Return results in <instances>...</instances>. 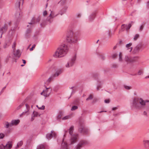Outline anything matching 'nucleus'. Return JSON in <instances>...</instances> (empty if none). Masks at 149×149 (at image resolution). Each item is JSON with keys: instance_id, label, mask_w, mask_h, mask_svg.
I'll return each mask as SVG.
<instances>
[{"instance_id": "41", "label": "nucleus", "mask_w": 149, "mask_h": 149, "mask_svg": "<svg viewBox=\"0 0 149 149\" xmlns=\"http://www.w3.org/2000/svg\"><path fill=\"white\" fill-rule=\"evenodd\" d=\"M32 115L34 117H37L38 115V113L36 112L33 111Z\"/></svg>"}, {"instance_id": "56", "label": "nucleus", "mask_w": 149, "mask_h": 149, "mask_svg": "<svg viewBox=\"0 0 149 149\" xmlns=\"http://www.w3.org/2000/svg\"><path fill=\"white\" fill-rule=\"evenodd\" d=\"M118 45V43L117 44H116V45L113 47V49H116V48L117 47Z\"/></svg>"}, {"instance_id": "38", "label": "nucleus", "mask_w": 149, "mask_h": 149, "mask_svg": "<svg viewBox=\"0 0 149 149\" xmlns=\"http://www.w3.org/2000/svg\"><path fill=\"white\" fill-rule=\"evenodd\" d=\"M78 109V107L77 106H73L71 109V110L72 111H74L76 109Z\"/></svg>"}, {"instance_id": "37", "label": "nucleus", "mask_w": 149, "mask_h": 149, "mask_svg": "<svg viewBox=\"0 0 149 149\" xmlns=\"http://www.w3.org/2000/svg\"><path fill=\"white\" fill-rule=\"evenodd\" d=\"M70 118V116H66L62 118L63 120H68Z\"/></svg>"}, {"instance_id": "6", "label": "nucleus", "mask_w": 149, "mask_h": 149, "mask_svg": "<svg viewBox=\"0 0 149 149\" xmlns=\"http://www.w3.org/2000/svg\"><path fill=\"white\" fill-rule=\"evenodd\" d=\"M11 142L8 141L5 146L2 144L0 145V149H9L11 148L12 147Z\"/></svg>"}, {"instance_id": "49", "label": "nucleus", "mask_w": 149, "mask_h": 149, "mask_svg": "<svg viewBox=\"0 0 149 149\" xmlns=\"http://www.w3.org/2000/svg\"><path fill=\"white\" fill-rule=\"evenodd\" d=\"M36 45H33L31 48L30 49V50L31 51L33 50V49L35 48Z\"/></svg>"}, {"instance_id": "46", "label": "nucleus", "mask_w": 149, "mask_h": 149, "mask_svg": "<svg viewBox=\"0 0 149 149\" xmlns=\"http://www.w3.org/2000/svg\"><path fill=\"white\" fill-rule=\"evenodd\" d=\"M117 56V54L116 53H115L112 55V57L113 58H116Z\"/></svg>"}, {"instance_id": "45", "label": "nucleus", "mask_w": 149, "mask_h": 149, "mask_svg": "<svg viewBox=\"0 0 149 149\" xmlns=\"http://www.w3.org/2000/svg\"><path fill=\"white\" fill-rule=\"evenodd\" d=\"M22 144H23L22 141H20L18 143V144H17V146L18 147L19 146H21L22 145Z\"/></svg>"}, {"instance_id": "24", "label": "nucleus", "mask_w": 149, "mask_h": 149, "mask_svg": "<svg viewBox=\"0 0 149 149\" xmlns=\"http://www.w3.org/2000/svg\"><path fill=\"white\" fill-rule=\"evenodd\" d=\"M144 73L143 69H141L139 70L137 72V75H143Z\"/></svg>"}, {"instance_id": "18", "label": "nucleus", "mask_w": 149, "mask_h": 149, "mask_svg": "<svg viewBox=\"0 0 149 149\" xmlns=\"http://www.w3.org/2000/svg\"><path fill=\"white\" fill-rule=\"evenodd\" d=\"M19 122V120H12L11 122V123L12 125V126L13 125H16L18 124Z\"/></svg>"}, {"instance_id": "53", "label": "nucleus", "mask_w": 149, "mask_h": 149, "mask_svg": "<svg viewBox=\"0 0 149 149\" xmlns=\"http://www.w3.org/2000/svg\"><path fill=\"white\" fill-rule=\"evenodd\" d=\"M124 87L127 89H130L131 88V87L128 86H125Z\"/></svg>"}, {"instance_id": "60", "label": "nucleus", "mask_w": 149, "mask_h": 149, "mask_svg": "<svg viewBox=\"0 0 149 149\" xmlns=\"http://www.w3.org/2000/svg\"><path fill=\"white\" fill-rule=\"evenodd\" d=\"M117 109V107H114L113 108H112V110H113V111Z\"/></svg>"}, {"instance_id": "33", "label": "nucleus", "mask_w": 149, "mask_h": 149, "mask_svg": "<svg viewBox=\"0 0 149 149\" xmlns=\"http://www.w3.org/2000/svg\"><path fill=\"white\" fill-rule=\"evenodd\" d=\"M25 103L24 102H23L20 104L16 108V109L17 110L19 109L22 107L24 105Z\"/></svg>"}, {"instance_id": "62", "label": "nucleus", "mask_w": 149, "mask_h": 149, "mask_svg": "<svg viewBox=\"0 0 149 149\" xmlns=\"http://www.w3.org/2000/svg\"><path fill=\"white\" fill-rule=\"evenodd\" d=\"M46 25V24H44L43 22L40 24V25L42 27H43L44 25Z\"/></svg>"}, {"instance_id": "11", "label": "nucleus", "mask_w": 149, "mask_h": 149, "mask_svg": "<svg viewBox=\"0 0 149 149\" xmlns=\"http://www.w3.org/2000/svg\"><path fill=\"white\" fill-rule=\"evenodd\" d=\"M8 26L7 24H5L4 26L0 29V32L1 33V38L2 37V34L6 32Z\"/></svg>"}, {"instance_id": "8", "label": "nucleus", "mask_w": 149, "mask_h": 149, "mask_svg": "<svg viewBox=\"0 0 149 149\" xmlns=\"http://www.w3.org/2000/svg\"><path fill=\"white\" fill-rule=\"evenodd\" d=\"M87 143V142L86 141H81L79 142L77 146L75 147L74 149H80L82 146Z\"/></svg>"}, {"instance_id": "63", "label": "nucleus", "mask_w": 149, "mask_h": 149, "mask_svg": "<svg viewBox=\"0 0 149 149\" xmlns=\"http://www.w3.org/2000/svg\"><path fill=\"white\" fill-rule=\"evenodd\" d=\"M6 46H7V44H5L3 45V48H5V49L6 48V47H7Z\"/></svg>"}, {"instance_id": "15", "label": "nucleus", "mask_w": 149, "mask_h": 149, "mask_svg": "<svg viewBox=\"0 0 149 149\" xmlns=\"http://www.w3.org/2000/svg\"><path fill=\"white\" fill-rule=\"evenodd\" d=\"M13 54L16 57H19L20 54V51L19 50L15 51L13 50Z\"/></svg>"}, {"instance_id": "28", "label": "nucleus", "mask_w": 149, "mask_h": 149, "mask_svg": "<svg viewBox=\"0 0 149 149\" xmlns=\"http://www.w3.org/2000/svg\"><path fill=\"white\" fill-rule=\"evenodd\" d=\"M122 53L121 52H120V53L119 54V61L120 62H122L123 61L122 59Z\"/></svg>"}, {"instance_id": "51", "label": "nucleus", "mask_w": 149, "mask_h": 149, "mask_svg": "<svg viewBox=\"0 0 149 149\" xmlns=\"http://www.w3.org/2000/svg\"><path fill=\"white\" fill-rule=\"evenodd\" d=\"M143 28V25H141L140 27L139 31H141Z\"/></svg>"}, {"instance_id": "43", "label": "nucleus", "mask_w": 149, "mask_h": 149, "mask_svg": "<svg viewBox=\"0 0 149 149\" xmlns=\"http://www.w3.org/2000/svg\"><path fill=\"white\" fill-rule=\"evenodd\" d=\"M66 0H61L59 3L62 5H63L65 2Z\"/></svg>"}, {"instance_id": "23", "label": "nucleus", "mask_w": 149, "mask_h": 149, "mask_svg": "<svg viewBox=\"0 0 149 149\" xmlns=\"http://www.w3.org/2000/svg\"><path fill=\"white\" fill-rule=\"evenodd\" d=\"M132 45V43H130L128 44H127L126 45V47L127 48V49H130L129 51L130 52H131L132 49V47H131L130 48L129 47H130Z\"/></svg>"}, {"instance_id": "31", "label": "nucleus", "mask_w": 149, "mask_h": 149, "mask_svg": "<svg viewBox=\"0 0 149 149\" xmlns=\"http://www.w3.org/2000/svg\"><path fill=\"white\" fill-rule=\"evenodd\" d=\"M131 23H130L128 24V25H126V30L127 31V32L128 30L130 29L131 27L132 26Z\"/></svg>"}, {"instance_id": "48", "label": "nucleus", "mask_w": 149, "mask_h": 149, "mask_svg": "<svg viewBox=\"0 0 149 149\" xmlns=\"http://www.w3.org/2000/svg\"><path fill=\"white\" fill-rule=\"evenodd\" d=\"M97 99L95 98H94L93 100V101L92 102V103L93 104H94V103H95L97 101Z\"/></svg>"}, {"instance_id": "2", "label": "nucleus", "mask_w": 149, "mask_h": 149, "mask_svg": "<svg viewBox=\"0 0 149 149\" xmlns=\"http://www.w3.org/2000/svg\"><path fill=\"white\" fill-rule=\"evenodd\" d=\"M68 51V48L67 45H62L57 49L53 56L55 58L62 57L67 54Z\"/></svg>"}, {"instance_id": "44", "label": "nucleus", "mask_w": 149, "mask_h": 149, "mask_svg": "<svg viewBox=\"0 0 149 149\" xmlns=\"http://www.w3.org/2000/svg\"><path fill=\"white\" fill-rule=\"evenodd\" d=\"M20 3V1H18L15 4V6L17 7H19Z\"/></svg>"}, {"instance_id": "25", "label": "nucleus", "mask_w": 149, "mask_h": 149, "mask_svg": "<svg viewBox=\"0 0 149 149\" xmlns=\"http://www.w3.org/2000/svg\"><path fill=\"white\" fill-rule=\"evenodd\" d=\"M125 27H126V25L124 24H123L121 26V30L119 31V33H120L121 32L124 31L125 30Z\"/></svg>"}, {"instance_id": "64", "label": "nucleus", "mask_w": 149, "mask_h": 149, "mask_svg": "<svg viewBox=\"0 0 149 149\" xmlns=\"http://www.w3.org/2000/svg\"><path fill=\"white\" fill-rule=\"evenodd\" d=\"M6 88V86H5L4 87H3V89H2V90H1V92H3V90L5 89V88Z\"/></svg>"}, {"instance_id": "7", "label": "nucleus", "mask_w": 149, "mask_h": 149, "mask_svg": "<svg viewBox=\"0 0 149 149\" xmlns=\"http://www.w3.org/2000/svg\"><path fill=\"white\" fill-rule=\"evenodd\" d=\"M124 61L127 63H132L135 61L134 57H129L126 56L124 58Z\"/></svg>"}, {"instance_id": "47", "label": "nucleus", "mask_w": 149, "mask_h": 149, "mask_svg": "<svg viewBox=\"0 0 149 149\" xmlns=\"http://www.w3.org/2000/svg\"><path fill=\"white\" fill-rule=\"evenodd\" d=\"M45 106L44 105H42L41 107H38V109H39L44 110L45 109Z\"/></svg>"}, {"instance_id": "13", "label": "nucleus", "mask_w": 149, "mask_h": 149, "mask_svg": "<svg viewBox=\"0 0 149 149\" xmlns=\"http://www.w3.org/2000/svg\"><path fill=\"white\" fill-rule=\"evenodd\" d=\"M79 131L81 133H86L88 131L87 129L81 126L79 128Z\"/></svg>"}, {"instance_id": "55", "label": "nucleus", "mask_w": 149, "mask_h": 149, "mask_svg": "<svg viewBox=\"0 0 149 149\" xmlns=\"http://www.w3.org/2000/svg\"><path fill=\"white\" fill-rule=\"evenodd\" d=\"M112 67L113 68H116L117 67L118 65L116 64H113V65Z\"/></svg>"}, {"instance_id": "27", "label": "nucleus", "mask_w": 149, "mask_h": 149, "mask_svg": "<svg viewBox=\"0 0 149 149\" xmlns=\"http://www.w3.org/2000/svg\"><path fill=\"white\" fill-rule=\"evenodd\" d=\"M50 14H51V16L53 18L56 17L59 15V14L58 13L56 15L55 14V12L53 11H51V13Z\"/></svg>"}, {"instance_id": "4", "label": "nucleus", "mask_w": 149, "mask_h": 149, "mask_svg": "<svg viewBox=\"0 0 149 149\" xmlns=\"http://www.w3.org/2000/svg\"><path fill=\"white\" fill-rule=\"evenodd\" d=\"M73 130L74 127L72 126L69 129V134L71 136L70 139V144H72L75 143L76 142L78 137V135L77 134H72Z\"/></svg>"}, {"instance_id": "34", "label": "nucleus", "mask_w": 149, "mask_h": 149, "mask_svg": "<svg viewBox=\"0 0 149 149\" xmlns=\"http://www.w3.org/2000/svg\"><path fill=\"white\" fill-rule=\"evenodd\" d=\"M54 78V76L53 75H51L47 80V81L50 82L52 80H53Z\"/></svg>"}, {"instance_id": "50", "label": "nucleus", "mask_w": 149, "mask_h": 149, "mask_svg": "<svg viewBox=\"0 0 149 149\" xmlns=\"http://www.w3.org/2000/svg\"><path fill=\"white\" fill-rule=\"evenodd\" d=\"M62 118V116L61 114H59L57 117V119H60Z\"/></svg>"}, {"instance_id": "26", "label": "nucleus", "mask_w": 149, "mask_h": 149, "mask_svg": "<svg viewBox=\"0 0 149 149\" xmlns=\"http://www.w3.org/2000/svg\"><path fill=\"white\" fill-rule=\"evenodd\" d=\"M93 98V95L92 94H90L89 96L88 97H87L86 100L87 101H89L92 100Z\"/></svg>"}, {"instance_id": "35", "label": "nucleus", "mask_w": 149, "mask_h": 149, "mask_svg": "<svg viewBox=\"0 0 149 149\" xmlns=\"http://www.w3.org/2000/svg\"><path fill=\"white\" fill-rule=\"evenodd\" d=\"M139 34H136L134 37L133 39L134 40H136L137 39L139 38Z\"/></svg>"}, {"instance_id": "29", "label": "nucleus", "mask_w": 149, "mask_h": 149, "mask_svg": "<svg viewBox=\"0 0 149 149\" xmlns=\"http://www.w3.org/2000/svg\"><path fill=\"white\" fill-rule=\"evenodd\" d=\"M36 149H45V147L44 145L40 144L37 146Z\"/></svg>"}, {"instance_id": "10", "label": "nucleus", "mask_w": 149, "mask_h": 149, "mask_svg": "<svg viewBox=\"0 0 149 149\" xmlns=\"http://www.w3.org/2000/svg\"><path fill=\"white\" fill-rule=\"evenodd\" d=\"M52 91V89L50 88H46L45 90L43 91L44 92L43 95L47 97L49 96Z\"/></svg>"}, {"instance_id": "16", "label": "nucleus", "mask_w": 149, "mask_h": 149, "mask_svg": "<svg viewBox=\"0 0 149 149\" xmlns=\"http://www.w3.org/2000/svg\"><path fill=\"white\" fill-rule=\"evenodd\" d=\"M53 18L51 16V14H50L49 16L47 17L46 20L47 21L50 23H52L53 21Z\"/></svg>"}, {"instance_id": "54", "label": "nucleus", "mask_w": 149, "mask_h": 149, "mask_svg": "<svg viewBox=\"0 0 149 149\" xmlns=\"http://www.w3.org/2000/svg\"><path fill=\"white\" fill-rule=\"evenodd\" d=\"M110 102V101L109 100H104V102L106 103H109Z\"/></svg>"}, {"instance_id": "42", "label": "nucleus", "mask_w": 149, "mask_h": 149, "mask_svg": "<svg viewBox=\"0 0 149 149\" xmlns=\"http://www.w3.org/2000/svg\"><path fill=\"white\" fill-rule=\"evenodd\" d=\"M16 45V43L15 42H14L13 43V45H12V48L13 50H15V46Z\"/></svg>"}, {"instance_id": "12", "label": "nucleus", "mask_w": 149, "mask_h": 149, "mask_svg": "<svg viewBox=\"0 0 149 149\" xmlns=\"http://www.w3.org/2000/svg\"><path fill=\"white\" fill-rule=\"evenodd\" d=\"M96 13V11H94L90 14L88 17V19L89 21H92L94 19Z\"/></svg>"}, {"instance_id": "22", "label": "nucleus", "mask_w": 149, "mask_h": 149, "mask_svg": "<svg viewBox=\"0 0 149 149\" xmlns=\"http://www.w3.org/2000/svg\"><path fill=\"white\" fill-rule=\"evenodd\" d=\"M140 47L139 45H137L134 48L133 50L134 53H136L139 51L140 49Z\"/></svg>"}, {"instance_id": "39", "label": "nucleus", "mask_w": 149, "mask_h": 149, "mask_svg": "<svg viewBox=\"0 0 149 149\" xmlns=\"http://www.w3.org/2000/svg\"><path fill=\"white\" fill-rule=\"evenodd\" d=\"M5 136V134L2 133H0V139H3Z\"/></svg>"}, {"instance_id": "5", "label": "nucleus", "mask_w": 149, "mask_h": 149, "mask_svg": "<svg viewBox=\"0 0 149 149\" xmlns=\"http://www.w3.org/2000/svg\"><path fill=\"white\" fill-rule=\"evenodd\" d=\"M76 59V56L75 55L69 60L65 65V67L67 68H69L72 66L74 64Z\"/></svg>"}, {"instance_id": "36", "label": "nucleus", "mask_w": 149, "mask_h": 149, "mask_svg": "<svg viewBox=\"0 0 149 149\" xmlns=\"http://www.w3.org/2000/svg\"><path fill=\"white\" fill-rule=\"evenodd\" d=\"M144 143L146 147L147 145H148L149 146V140H146L144 141Z\"/></svg>"}, {"instance_id": "58", "label": "nucleus", "mask_w": 149, "mask_h": 149, "mask_svg": "<svg viewBox=\"0 0 149 149\" xmlns=\"http://www.w3.org/2000/svg\"><path fill=\"white\" fill-rule=\"evenodd\" d=\"M143 114L144 115H145V116H147V113L145 111H144L143 113Z\"/></svg>"}, {"instance_id": "57", "label": "nucleus", "mask_w": 149, "mask_h": 149, "mask_svg": "<svg viewBox=\"0 0 149 149\" xmlns=\"http://www.w3.org/2000/svg\"><path fill=\"white\" fill-rule=\"evenodd\" d=\"M37 22H39L40 20V18L39 17H38L36 19Z\"/></svg>"}, {"instance_id": "52", "label": "nucleus", "mask_w": 149, "mask_h": 149, "mask_svg": "<svg viewBox=\"0 0 149 149\" xmlns=\"http://www.w3.org/2000/svg\"><path fill=\"white\" fill-rule=\"evenodd\" d=\"M47 14V11L45 10L43 12V15L44 16H45V15H46Z\"/></svg>"}, {"instance_id": "9", "label": "nucleus", "mask_w": 149, "mask_h": 149, "mask_svg": "<svg viewBox=\"0 0 149 149\" xmlns=\"http://www.w3.org/2000/svg\"><path fill=\"white\" fill-rule=\"evenodd\" d=\"M56 136V133L54 131H52L50 133H48L46 135V137L47 139H50L52 137H55Z\"/></svg>"}, {"instance_id": "20", "label": "nucleus", "mask_w": 149, "mask_h": 149, "mask_svg": "<svg viewBox=\"0 0 149 149\" xmlns=\"http://www.w3.org/2000/svg\"><path fill=\"white\" fill-rule=\"evenodd\" d=\"M4 127L6 128H8L9 127L12 126V124L11 123H8V122H6L4 124Z\"/></svg>"}, {"instance_id": "59", "label": "nucleus", "mask_w": 149, "mask_h": 149, "mask_svg": "<svg viewBox=\"0 0 149 149\" xmlns=\"http://www.w3.org/2000/svg\"><path fill=\"white\" fill-rule=\"evenodd\" d=\"M34 117H33V116L32 115V117L31 118V121H33L34 120Z\"/></svg>"}, {"instance_id": "32", "label": "nucleus", "mask_w": 149, "mask_h": 149, "mask_svg": "<svg viewBox=\"0 0 149 149\" xmlns=\"http://www.w3.org/2000/svg\"><path fill=\"white\" fill-rule=\"evenodd\" d=\"M31 32V30L30 29H28L25 32V35L26 36H28V34Z\"/></svg>"}, {"instance_id": "30", "label": "nucleus", "mask_w": 149, "mask_h": 149, "mask_svg": "<svg viewBox=\"0 0 149 149\" xmlns=\"http://www.w3.org/2000/svg\"><path fill=\"white\" fill-rule=\"evenodd\" d=\"M26 105V108L27 109V110L26 111H25V112H23L20 115V116H21L22 115V114H24V113H27V112L29 111V106L27 104H25Z\"/></svg>"}, {"instance_id": "21", "label": "nucleus", "mask_w": 149, "mask_h": 149, "mask_svg": "<svg viewBox=\"0 0 149 149\" xmlns=\"http://www.w3.org/2000/svg\"><path fill=\"white\" fill-rule=\"evenodd\" d=\"M67 9V8H65L62 9L59 12V13H58V14H59L61 15H62L63 14L66 12Z\"/></svg>"}, {"instance_id": "14", "label": "nucleus", "mask_w": 149, "mask_h": 149, "mask_svg": "<svg viewBox=\"0 0 149 149\" xmlns=\"http://www.w3.org/2000/svg\"><path fill=\"white\" fill-rule=\"evenodd\" d=\"M35 17H33L31 21V22L29 23V24H30L29 25H27V26L28 27H29L31 28L33 27V24H34L35 23Z\"/></svg>"}, {"instance_id": "1", "label": "nucleus", "mask_w": 149, "mask_h": 149, "mask_svg": "<svg viewBox=\"0 0 149 149\" xmlns=\"http://www.w3.org/2000/svg\"><path fill=\"white\" fill-rule=\"evenodd\" d=\"M132 107L139 109L142 108H149V101L144 100L141 98H134L132 104Z\"/></svg>"}, {"instance_id": "3", "label": "nucleus", "mask_w": 149, "mask_h": 149, "mask_svg": "<svg viewBox=\"0 0 149 149\" xmlns=\"http://www.w3.org/2000/svg\"><path fill=\"white\" fill-rule=\"evenodd\" d=\"M78 40V38L74 34L72 31L70 30L67 38L68 42L70 43H77Z\"/></svg>"}, {"instance_id": "19", "label": "nucleus", "mask_w": 149, "mask_h": 149, "mask_svg": "<svg viewBox=\"0 0 149 149\" xmlns=\"http://www.w3.org/2000/svg\"><path fill=\"white\" fill-rule=\"evenodd\" d=\"M62 72V71L61 70H58L56 73L53 74V75L54 76V77H55L58 76L60 74H61Z\"/></svg>"}, {"instance_id": "17", "label": "nucleus", "mask_w": 149, "mask_h": 149, "mask_svg": "<svg viewBox=\"0 0 149 149\" xmlns=\"http://www.w3.org/2000/svg\"><path fill=\"white\" fill-rule=\"evenodd\" d=\"M62 141L61 144L62 147L64 149H67L68 145L67 143L64 141L63 139Z\"/></svg>"}, {"instance_id": "61", "label": "nucleus", "mask_w": 149, "mask_h": 149, "mask_svg": "<svg viewBox=\"0 0 149 149\" xmlns=\"http://www.w3.org/2000/svg\"><path fill=\"white\" fill-rule=\"evenodd\" d=\"M122 41L121 40H120L119 41L118 43V45H120L121 44H122Z\"/></svg>"}, {"instance_id": "40", "label": "nucleus", "mask_w": 149, "mask_h": 149, "mask_svg": "<svg viewBox=\"0 0 149 149\" xmlns=\"http://www.w3.org/2000/svg\"><path fill=\"white\" fill-rule=\"evenodd\" d=\"M81 13H78L76 14V17L77 18H80L81 17Z\"/></svg>"}]
</instances>
